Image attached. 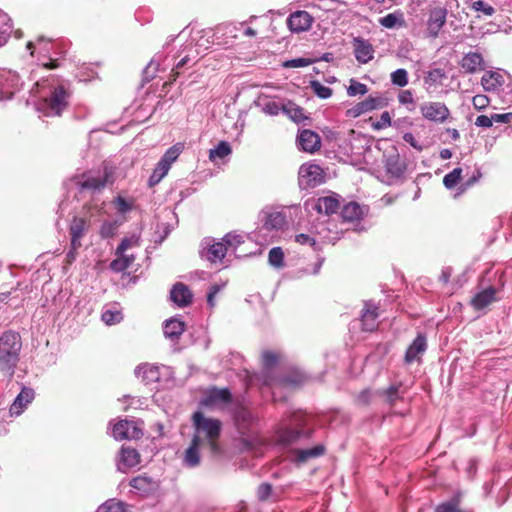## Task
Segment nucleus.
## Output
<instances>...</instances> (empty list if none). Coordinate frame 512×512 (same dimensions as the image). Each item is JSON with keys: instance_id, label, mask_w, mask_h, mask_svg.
Returning <instances> with one entry per match:
<instances>
[{"instance_id": "1", "label": "nucleus", "mask_w": 512, "mask_h": 512, "mask_svg": "<svg viewBox=\"0 0 512 512\" xmlns=\"http://www.w3.org/2000/svg\"><path fill=\"white\" fill-rule=\"evenodd\" d=\"M33 80L30 97L35 109L45 116H60L72 96L70 81L51 73Z\"/></svg>"}, {"instance_id": "2", "label": "nucleus", "mask_w": 512, "mask_h": 512, "mask_svg": "<svg viewBox=\"0 0 512 512\" xmlns=\"http://www.w3.org/2000/svg\"><path fill=\"white\" fill-rule=\"evenodd\" d=\"M54 43L51 39L38 36L35 40L26 43V51L37 61L38 68L30 73V80L36 79L43 70H51L60 67L59 59L52 57Z\"/></svg>"}, {"instance_id": "3", "label": "nucleus", "mask_w": 512, "mask_h": 512, "mask_svg": "<svg viewBox=\"0 0 512 512\" xmlns=\"http://www.w3.org/2000/svg\"><path fill=\"white\" fill-rule=\"evenodd\" d=\"M22 340L18 332L7 330L0 336V371L13 377L20 360Z\"/></svg>"}, {"instance_id": "4", "label": "nucleus", "mask_w": 512, "mask_h": 512, "mask_svg": "<svg viewBox=\"0 0 512 512\" xmlns=\"http://www.w3.org/2000/svg\"><path fill=\"white\" fill-rule=\"evenodd\" d=\"M304 415L298 412L291 414L289 422H283L278 428L277 434L280 443L283 445L293 444L300 439H306L311 436V430H305Z\"/></svg>"}, {"instance_id": "5", "label": "nucleus", "mask_w": 512, "mask_h": 512, "mask_svg": "<svg viewBox=\"0 0 512 512\" xmlns=\"http://www.w3.org/2000/svg\"><path fill=\"white\" fill-rule=\"evenodd\" d=\"M193 423L195 426V435L202 441V437L208 440L211 450L218 451L216 440L218 439L221 431V422L217 419L207 418L201 412L193 414Z\"/></svg>"}, {"instance_id": "6", "label": "nucleus", "mask_w": 512, "mask_h": 512, "mask_svg": "<svg viewBox=\"0 0 512 512\" xmlns=\"http://www.w3.org/2000/svg\"><path fill=\"white\" fill-rule=\"evenodd\" d=\"M298 209L297 205L265 207L259 214L262 228L267 231L282 230L287 224V211Z\"/></svg>"}, {"instance_id": "7", "label": "nucleus", "mask_w": 512, "mask_h": 512, "mask_svg": "<svg viewBox=\"0 0 512 512\" xmlns=\"http://www.w3.org/2000/svg\"><path fill=\"white\" fill-rule=\"evenodd\" d=\"M383 164L389 185L402 182L405 179L407 165L405 161L401 159L395 147H392L390 151L384 153Z\"/></svg>"}, {"instance_id": "8", "label": "nucleus", "mask_w": 512, "mask_h": 512, "mask_svg": "<svg viewBox=\"0 0 512 512\" xmlns=\"http://www.w3.org/2000/svg\"><path fill=\"white\" fill-rule=\"evenodd\" d=\"M115 181V167L109 163H104L103 173L98 175L84 174L78 181L80 190L100 191L107 184Z\"/></svg>"}, {"instance_id": "9", "label": "nucleus", "mask_w": 512, "mask_h": 512, "mask_svg": "<svg viewBox=\"0 0 512 512\" xmlns=\"http://www.w3.org/2000/svg\"><path fill=\"white\" fill-rule=\"evenodd\" d=\"M325 182L323 169L312 163H304L298 171V185L301 190H309Z\"/></svg>"}, {"instance_id": "10", "label": "nucleus", "mask_w": 512, "mask_h": 512, "mask_svg": "<svg viewBox=\"0 0 512 512\" xmlns=\"http://www.w3.org/2000/svg\"><path fill=\"white\" fill-rule=\"evenodd\" d=\"M23 85L19 74L7 68H0V101L11 99Z\"/></svg>"}, {"instance_id": "11", "label": "nucleus", "mask_w": 512, "mask_h": 512, "mask_svg": "<svg viewBox=\"0 0 512 512\" xmlns=\"http://www.w3.org/2000/svg\"><path fill=\"white\" fill-rule=\"evenodd\" d=\"M227 253V246L222 242H215L213 238H204L201 242L200 256L210 263H221Z\"/></svg>"}, {"instance_id": "12", "label": "nucleus", "mask_w": 512, "mask_h": 512, "mask_svg": "<svg viewBox=\"0 0 512 512\" xmlns=\"http://www.w3.org/2000/svg\"><path fill=\"white\" fill-rule=\"evenodd\" d=\"M448 9L446 7H434L429 10L426 22L427 33L432 38H437L447 21Z\"/></svg>"}, {"instance_id": "13", "label": "nucleus", "mask_w": 512, "mask_h": 512, "mask_svg": "<svg viewBox=\"0 0 512 512\" xmlns=\"http://www.w3.org/2000/svg\"><path fill=\"white\" fill-rule=\"evenodd\" d=\"M422 116L432 122L443 123L450 115V111L444 103L425 102L420 105Z\"/></svg>"}, {"instance_id": "14", "label": "nucleus", "mask_w": 512, "mask_h": 512, "mask_svg": "<svg viewBox=\"0 0 512 512\" xmlns=\"http://www.w3.org/2000/svg\"><path fill=\"white\" fill-rule=\"evenodd\" d=\"M386 101L381 96H368L365 100L357 103L352 108L347 110V115L350 117H359L376 109L386 106Z\"/></svg>"}, {"instance_id": "15", "label": "nucleus", "mask_w": 512, "mask_h": 512, "mask_svg": "<svg viewBox=\"0 0 512 512\" xmlns=\"http://www.w3.org/2000/svg\"><path fill=\"white\" fill-rule=\"evenodd\" d=\"M112 435L116 440L139 439L142 430L134 421L121 420L113 426Z\"/></svg>"}, {"instance_id": "16", "label": "nucleus", "mask_w": 512, "mask_h": 512, "mask_svg": "<svg viewBox=\"0 0 512 512\" xmlns=\"http://www.w3.org/2000/svg\"><path fill=\"white\" fill-rule=\"evenodd\" d=\"M427 337L423 333H418L413 342L409 345L405 352L404 362L411 364L413 362H420L422 355L427 350Z\"/></svg>"}, {"instance_id": "17", "label": "nucleus", "mask_w": 512, "mask_h": 512, "mask_svg": "<svg viewBox=\"0 0 512 512\" xmlns=\"http://www.w3.org/2000/svg\"><path fill=\"white\" fill-rule=\"evenodd\" d=\"M313 17L303 10H299L290 14L287 18L288 28L292 33H301L311 28Z\"/></svg>"}, {"instance_id": "18", "label": "nucleus", "mask_w": 512, "mask_h": 512, "mask_svg": "<svg viewBox=\"0 0 512 512\" xmlns=\"http://www.w3.org/2000/svg\"><path fill=\"white\" fill-rule=\"evenodd\" d=\"M297 146L304 152L314 153L321 147L320 136L312 130L304 129L297 136Z\"/></svg>"}, {"instance_id": "19", "label": "nucleus", "mask_w": 512, "mask_h": 512, "mask_svg": "<svg viewBox=\"0 0 512 512\" xmlns=\"http://www.w3.org/2000/svg\"><path fill=\"white\" fill-rule=\"evenodd\" d=\"M90 227V221L84 217L75 216L69 226V234L71 237V245L74 248L82 246L81 239L87 233Z\"/></svg>"}, {"instance_id": "20", "label": "nucleus", "mask_w": 512, "mask_h": 512, "mask_svg": "<svg viewBox=\"0 0 512 512\" xmlns=\"http://www.w3.org/2000/svg\"><path fill=\"white\" fill-rule=\"evenodd\" d=\"M35 392L32 388L23 386L10 406L11 416L21 415L27 406L34 400Z\"/></svg>"}, {"instance_id": "21", "label": "nucleus", "mask_w": 512, "mask_h": 512, "mask_svg": "<svg viewBox=\"0 0 512 512\" xmlns=\"http://www.w3.org/2000/svg\"><path fill=\"white\" fill-rule=\"evenodd\" d=\"M354 56L361 64H366L374 58V48L372 44L363 38L353 39Z\"/></svg>"}, {"instance_id": "22", "label": "nucleus", "mask_w": 512, "mask_h": 512, "mask_svg": "<svg viewBox=\"0 0 512 512\" xmlns=\"http://www.w3.org/2000/svg\"><path fill=\"white\" fill-rule=\"evenodd\" d=\"M460 67L468 74H475L478 71L485 70V61L478 52L466 53L459 62Z\"/></svg>"}, {"instance_id": "23", "label": "nucleus", "mask_w": 512, "mask_h": 512, "mask_svg": "<svg viewBox=\"0 0 512 512\" xmlns=\"http://www.w3.org/2000/svg\"><path fill=\"white\" fill-rule=\"evenodd\" d=\"M378 307L372 302H366L361 314L362 330L373 332L378 327Z\"/></svg>"}, {"instance_id": "24", "label": "nucleus", "mask_w": 512, "mask_h": 512, "mask_svg": "<svg viewBox=\"0 0 512 512\" xmlns=\"http://www.w3.org/2000/svg\"><path fill=\"white\" fill-rule=\"evenodd\" d=\"M160 369L157 365L145 363L135 368V375L146 385H150L160 381Z\"/></svg>"}, {"instance_id": "25", "label": "nucleus", "mask_w": 512, "mask_h": 512, "mask_svg": "<svg viewBox=\"0 0 512 512\" xmlns=\"http://www.w3.org/2000/svg\"><path fill=\"white\" fill-rule=\"evenodd\" d=\"M170 298L177 306L186 307L191 303L193 295L188 286L178 282L173 285Z\"/></svg>"}, {"instance_id": "26", "label": "nucleus", "mask_w": 512, "mask_h": 512, "mask_svg": "<svg viewBox=\"0 0 512 512\" xmlns=\"http://www.w3.org/2000/svg\"><path fill=\"white\" fill-rule=\"evenodd\" d=\"M235 424L241 434H246L249 428L257 421V418L247 408L240 407L234 414Z\"/></svg>"}, {"instance_id": "27", "label": "nucleus", "mask_w": 512, "mask_h": 512, "mask_svg": "<svg viewBox=\"0 0 512 512\" xmlns=\"http://www.w3.org/2000/svg\"><path fill=\"white\" fill-rule=\"evenodd\" d=\"M496 288L490 286L476 293L471 299V305L475 310H482L496 301Z\"/></svg>"}, {"instance_id": "28", "label": "nucleus", "mask_w": 512, "mask_h": 512, "mask_svg": "<svg viewBox=\"0 0 512 512\" xmlns=\"http://www.w3.org/2000/svg\"><path fill=\"white\" fill-rule=\"evenodd\" d=\"M140 463V455L136 449L122 447L120 452V461L118 469L124 471L126 468H132Z\"/></svg>"}, {"instance_id": "29", "label": "nucleus", "mask_w": 512, "mask_h": 512, "mask_svg": "<svg viewBox=\"0 0 512 512\" xmlns=\"http://www.w3.org/2000/svg\"><path fill=\"white\" fill-rule=\"evenodd\" d=\"M277 360H278L277 355L271 351H266L262 355V363H263V368H264L262 378H263V382L265 385H268L271 387L274 386L275 378L271 377V372H272V369L274 368V366L276 365Z\"/></svg>"}, {"instance_id": "30", "label": "nucleus", "mask_w": 512, "mask_h": 512, "mask_svg": "<svg viewBox=\"0 0 512 512\" xmlns=\"http://www.w3.org/2000/svg\"><path fill=\"white\" fill-rule=\"evenodd\" d=\"M163 330L165 337L174 341L183 334L185 323L177 317H172L165 321Z\"/></svg>"}, {"instance_id": "31", "label": "nucleus", "mask_w": 512, "mask_h": 512, "mask_svg": "<svg viewBox=\"0 0 512 512\" xmlns=\"http://www.w3.org/2000/svg\"><path fill=\"white\" fill-rule=\"evenodd\" d=\"M339 200L334 196H324L317 199L314 204V209L319 214L331 215L339 208Z\"/></svg>"}, {"instance_id": "32", "label": "nucleus", "mask_w": 512, "mask_h": 512, "mask_svg": "<svg viewBox=\"0 0 512 512\" xmlns=\"http://www.w3.org/2000/svg\"><path fill=\"white\" fill-rule=\"evenodd\" d=\"M232 395L228 388H213L204 399L207 405L226 404L231 402Z\"/></svg>"}, {"instance_id": "33", "label": "nucleus", "mask_w": 512, "mask_h": 512, "mask_svg": "<svg viewBox=\"0 0 512 512\" xmlns=\"http://www.w3.org/2000/svg\"><path fill=\"white\" fill-rule=\"evenodd\" d=\"M306 376L299 370H291L287 375L275 378L274 386L296 387L303 384Z\"/></svg>"}, {"instance_id": "34", "label": "nucleus", "mask_w": 512, "mask_h": 512, "mask_svg": "<svg viewBox=\"0 0 512 512\" xmlns=\"http://www.w3.org/2000/svg\"><path fill=\"white\" fill-rule=\"evenodd\" d=\"M13 32L12 18L0 9V48L5 46Z\"/></svg>"}, {"instance_id": "35", "label": "nucleus", "mask_w": 512, "mask_h": 512, "mask_svg": "<svg viewBox=\"0 0 512 512\" xmlns=\"http://www.w3.org/2000/svg\"><path fill=\"white\" fill-rule=\"evenodd\" d=\"M504 83L503 76L495 71H486L481 78V84L485 91L498 90Z\"/></svg>"}, {"instance_id": "36", "label": "nucleus", "mask_w": 512, "mask_h": 512, "mask_svg": "<svg viewBox=\"0 0 512 512\" xmlns=\"http://www.w3.org/2000/svg\"><path fill=\"white\" fill-rule=\"evenodd\" d=\"M379 24L387 29H396L405 26L404 14L401 10H396L379 19Z\"/></svg>"}, {"instance_id": "37", "label": "nucleus", "mask_w": 512, "mask_h": 512, "mask_svg": "<svg viewBox=\"0 0 512 512\" xmlns=\"http://www.w3.org/2000/svg\"><path fill=\"white\" fill-rule=\"evenodd\" d=\"M201 440L199 437H193L190 446L185 451L184 463L188 467H195L200 463L199 447Z\"/></svg>"}, {"instance_id": "38", "label": "nucleus", "mask_w": 512, "mask_h": 512, "mask_svg": "<svg viewBox=\"0 0 512 512\" xmlns=\"http://www.w3.org/2000/svg\"><path fill=\"white\" fill-rule=\"evenodd\" d=\"M294 453L296 456V461L298 463H304L309 459L322 456L325 453V446L322 444H318L312 448L296 449Z\"/></svg>"}, {"instance_id": "39", "label": "nucleus", "mask_w": 512, "mask_h": 512, "mask_svg": "<svg viewBox=\"0 0 512 512\" xmlns=\"http://www.w3.org/2000/svg\"><path fill=\"white\" fill-rule=\"evenodd\" d=\"M363 215V208L356 202L346 204L341 210V217L344 221L353 222L359 220Z\"/></svg>"}, {"instance_id": "40", "label": "nucleus", "mask_w": 512, "mask_h": 512, "mask_svg": "<svg viewBox=\"0 0 512 512\" xmlns=\"http://www.w3.org/2000/svg\"><path fill=\"white\" fill-rule=\"evenodd\" d=\"M283 114H285L295 123H301L305 119H307V117L304 115L303 108H301L300 106L296 105L291 101L284 104Z\"/></svg>"}, {"instance_id": "41", "label": "nucleus", "mask_w": 512, "mask_h": 512, "mask_svg": "<svg viewBox=\"0 0 512 512\" xmlns=\"http://www.w3.org/2000/svg\"><path fill=\"white\" fill-rule=\"evenodd\" d=\"M232 153L231 146L226 141H220L216 147L209 151V159L216 161L217 159H223Z\"/></svg>"}, {"instance_id": "42", "label": "nucleus", "mask_w": 512, "mask_h": 512, "mask_svg": "<svg viewBox=\"0 0 512 512\" xmlns=\"http://www.w3.org/2000/svg\"><path fill=\"white\" fill-rule=\"evenodd\" d=\"M120 225L121 222H119L118 220L104 221L100 227L99 234L103 239L113 238L117 234Z\"/></svg>"}, {"instance_id": "43", "label": "nucleus", "mask_w": 512, "mask_h": 512, "mask_svg": "<svg viewBox=\"0 0 512 512\" xmlns=\"http://www.w3.org/2000/svg\"><path fill=\"white\" fill-rule=\"evenodd\" d=\"M96 512H127V509L124 502L108 499L98 507Z\"/></svg>"}, {"instance_id": "44", "label": "nucleus", "mask_w": 512, "mask_h": 512, "mask_svg": "<svg viewBox=\"0 0 512 512\" xmlns=\"http://www.w3.org/2000/svg\"><path fill=\"white\" fill-rule=\"evenodd\" d=\"M153 481L147 476H137L131 479L130 486L140 492H148L153 488Z\"/></svg>"}, {"instance_id": "45", "label": "nucleus", "mask_w": 512, "mask_h": 512, "mask_svg": "<svg viewBox=\"0 0 512 512\" xmlns=\"http://www.w3.org/2000/svg\"><path fill=\"white\" fill-rule=\"evenodd\" d=\"M170 167L166 165L164 162L159 160L157 163L155 169L153 170V173L151 174L149 178V185L154 186L158 184L168 173Z\"/></svg>"}, {"instance_id": "46", "label": "nucleus", "mask_w": 512, "mask_h": 512, "mask_svg": "<svg viewBox=\"0 0 512 512\" xmlns=\"http://www.w3.org/2000/svg\"><path fill=\"white\" fill-rule=\"evenodd\" d=\"M182 149L183 146L180 143H177L168 148L160 160L169 167H171V165L177 160V158L181 154Z\"/></svg>"}, {"instance_id": "47", "label": "nucleus", "mask_w": 512, "mask_h": 512, "mask_svg": "<svg viewBox=\"0 0 512 512\" xmlns=\"http://www.w3.org/2000/svg\"><path fill=\"white\" fill-rule=\"evenodd\" d=\"M268 262L274 268H282L284 266V252L281 247H273L268 254Z\"/></svg>"}, {"instance_id": "48", "label": "nucleus", "mask_w": 512, "mask_h": 512, "mask_svg": "<svg viewBox=\"0 0 512 512\" xmlns=\"http://www.w3.org/2000/svg\"><path fill=\"white\" fill-rule=\"evenodd\" d=\"M103 322L107 325H115L122 321V312L118 309H105L101 316Z\"/></svg>"}, {"instance_id": "49", "label": "nucleus", "mask_w": 512, "mask_h": 512, "mask_svg": "<svg viewBox=\"0 0 512 512\" xmlns=\"http://www.w3.org/2000/svg\"><path fill=\"white\" fill-rule=\"evenodd\" d=\"M310 88L312 89L313 93L320 99H328L333 94V90L330 87L321 84L317 80L310 82Z\"/></svg>"}, {"instance_id": "50", "label": "nucleus", "mask_w": 512, "mask_h": 512, "mask_svg": "<svg viewBox=\"0 0 512 512\" xmlns=\"http://www.w3.org/2000/svg\"><path fill=\"white\" fill-rule=\"evenodd\" d=\"M223 243L228 249L236 250L241 244L244 243V236L235 232H229L223 237Z\"/></svg>"}, {"instance_id": "51", "label": "nucleus", "mask_w": 512, "mask_h": 512, "mask_svg": "<svg viewBox=\"0 0 512 512\" xmlns=\"http://www.w3.org/2000/svg\"><path fill=\"white\" fill-rule=\"evenodd\" d=\"M261 110L263 113L269 116H277L280 112L283 113L284 104H280L274 100H268L262 104Z\"/></svg>"}, {"instance_id": "52", "label": "nucleus", "mask_w": 512, "mask_h": 512, "mask_svg": "<svg viewBox=\"0 0 512 512\" xmlns=\"http://www.w3.org/2000/svg\"><path fill=\"white\" fill-rule=\"evenodd\" d=\"M368 92L367 85L355 80L350 79L349 86L347 87V94L350 97H355L358 95H365Z\"/></svg>"}, {"instance_id": "53", "label": "nucleus", "mask_w": 512, "mask_h": 512, "mask_svg": "<svg viewBox=\"0 0 512 512\" xmlns=\"http://www.w3.org/2000/svg\"><path fill=\"white\" fill-rule=\"evenodd\" d=\"M462 175L461 168H454L451 172L446 174L443 178V184L447 189L454 188L460 181Z\"/></svg>"}, {"instance_id": "54", "label": "nucleus", "mask_w": 512, "mask_h": 512, "mask_svg": "<svg viewBox=\"0 0 512 512\" xmlns=\"http://www.w3.org/2000/svg\"><path fill=\"white\" fill-rule=\"evenodd\" d=\"M113 204L119 214H126L133 209L134 203L132 200H127L126 198L119 195L115 197Z\"/></svg>"}, {"instance_id": "55", "label": "nucleus", "mask_w": 512, "mask_h": 512, "mask_svg": "<svg viewBox=\"0 0 512 512\" xmlns=\"http://www.w3.org/2000/svg\"><path fill=\"white\" fill-rule=\"evenodd\" d=\"M391 82L399 87H404L408 84V73L405 69L399 68L391 73Z\"/></svg>"}, {"instance_id": "56", "label": "nucleus", "mask_w": 512, "mask_h": 512, "mask_svg": "<svg viewBox=\"0 0 512 512\" xmlns=\"http://www.w3.org/2000/svg\"><path fill=\"white\" fill-rule=\"evenodd\" d=\"M471 7L475 11L483 12L486 16H492L495 13V8L483 0L474 1Z\"/></svg>"}, {"instance_id": "57", "label": "nucleus", "mask_w": 512, "mask_h": 512, "mask_svg": "<svg viewBox=\"0 0 512 512\" xmlns=\"http://www.w3.org/2000/svg\"><path fill=\"white\" fill-rule=\"evenodd\" d=\"M138 245V238L135 237H126L122 239L121 243L118 245L115 254L122 255L128 248Z\"/></svg>"}, {"instance_id": "58", "label": "nucleus", "mask_w": 512, "mask_h": 512, "mask_svg": "<svg viewBox=\"0 0 512 512\" xmlns=\"http://www.w3.org/2000/svg\"><path fill=\"white\" fill-rule=\"evenodd\" d=\"M391 125V116L388 111H384L377 122L373 124L375 130H381Z\"/></svg>"}, {"instance_id": "59", "label": "nucleus", "mask_w": 512, "mask_h": 512, "mask_svg": "<svg viewBox=\"0 0 512 512\" xmlns=\"http://www.w3.org/2000/svg\"><path fill=\"white\" fill-rule=\"evenodd\" d=\"M472 103L475 109L483 110L489 105L490 100L486 95L478 94L473 97Z\"/></svg>"}, {"instance_id": "60", "label": "nucleus", "mask_w": 512, "mask_h": 512, "mask_svg": "<svg viewBox=\"0 0 512 512\" xmlns=\"http://www.w3.org/2000/svg\"><path fill=\"white\" fill-rule=\"evenodd\" d=\"M313 63L312 60L307 58H295L291 59L287 62H285V67H293V68H300V67H307Z\"/></svg>"}, {"instance_id": "61", "label": "nucleus", "mask_w": 512, "mask_h": 512, "mask_svg": "<svg viewBox=\"0 0 512 512\" xmlns=\"http://www.w3.org/2000/svg\"><path fill=\"white\" fill-rule=\"evenodd\" d=\"M272 492V486L269 483H262L257 489V496L259 500L265 501L269 498Z\"/></svg>"}, {"instance_id": "62", "label": "nucleus", "mask_w": 512, "mask_h": 512, "mask_svg": "<svg viewBox=\"0 0 512 512\" xmlns=\"http://www.w3.org/2000/svg\"><path fill=\"white\" fill-rule=\"evenodd\" d=\"M295 241L301 245H309L313 247L317 245L316 240L308 234L300 233L295 236Z\"/></svg>"}, {"instance_id": "63", "label": "nucleus", "mask_w": 512, "mask_h": 512, "mask_svg": "<svg viewBox=\"0 0 512 512\" xmlns=\"http://www.w3.org/2000/svg\"><path fill=\"white\" fill-rule=\"evenodd\" d=\"M97 76V73L93 69L89 68H82L79 73L77 74V77L80 81L87 82L91 81Z\"/></svg>"}, {"instance_id": "64", "label": "nucleus", "mask_w": 512, "mask_h": 512, "mask_svg": "<svg viewBox=\"0 0 512 512\" xmlns=\"http://www.w3.org/2000/svg\"><path fill=\"white\" fill-rule=\"evenodd\" d=\"M110 268L115 272H123L128 269L122 256H117V258L110 263Z\"/></svg>"}]
</instances>
